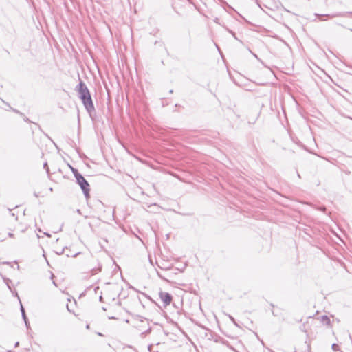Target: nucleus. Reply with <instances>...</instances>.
<instances>
[{
	"label": "nucleus",
	"mask_w": 352,
	"mask_h": 352,
	"mask_svg": "<svg viewBox=\"0 0 352 352\" xmlns=\"http://www.w3.org/2000/svg\"><path fill=\"white\" fill-rule=\"evenodd\" d=\"M76 90L78 92L79 98L82 100V102L89 113L91 116L92 112L95 111L94 105L92 101V98L85 83L80 80V82L76 87Z\"/></svg>",
	"instance_id": "obj_1"
},
{
	"label": "nucleus",
	"mask_w": 352,
	"mask_h": 352,
	"mask_svg": "<svg viewBox=\"0 0 352 352\" xmlns=\"http://www.w3.org/2000/svg\"><path fill=\"white\" fill-rule=\"evenodd\" d=\"M76 182L80 186V188L85 195V197L87 199L89 197V184L85 179V178L82 176V175H77L76 176Z\"/></svg>",
	"instance_id": "obj_2"
},
{
	"label": "nucleus",
	"mask_w": 352,
	"mask_h": 352,
	"mask_svg": "<svg viewBox=\"0 0 352 352\" xmlns=\"http://www.w3.org/2000/svg\"><path fill=\"white\" fill-rule=\"evenodd\" d=\"M316 16L319 17L320 21H326L327 18H334V17H352V12H336L331 14H316Z\"/></svg>",
	"instance_id": "obj_3"
},
{
	"label": "nucleus",
	"mask_w": 352,
	"mask_h": 352,
	"mask_svg": "<svg viewBox=\"0 0 352 352\" xmlns=\"http://www.w3.org/2000/svg\"><path fill=\"white\" fill-rule=\"evenodd\" d=\"M159 296L160 299L164 302L165 307L170 304L173 299L172 295L170 294L161 291L159 293Z\"/></svg>",
	"instance_id": "obj_4"
},
{
	"label": "nucleus",
	"mask_w": 352,
	"mask_h": 352,
	"mask_svg": "<svg viewBox=\"0 0 352 352\" xmlns=\"http://www.w3.org/2000/svg\"><path fill=\"white\" fill-rule=\"evenodd\" d=\"M20 310H21V312L22 318H23V319L24 320V322L25 324V326H26L27 329H28L29 328H30V322H29L28 317L26 316L25 309L23 307L21 303Z\"/></svg>",
	"instance_id": "obj_5"
},
{
	"label": "nucleus",
	"mask_w": 352,
	"mask_h": 352,
	"mask_svg": "<svg viewBox=\"0 0 352 352\" xmlns=\"http://www.w3.org/2000/svg\"><path fill=\"white\" fill-rule=\"evenodd\" d=\"M4 283L6 284L8 288L14 294L15 296H17L19 299V296H18V294L16 291L13 292L12 289L10 286V283H12V280L8 278L3 277Z\"/></svg>",
	"instance_id": "obj_6"
},
{
	"label": "nucleus",
	"mask_w": 352,
	"mask_h": 352,
	"mask_svg": "<svg viewBox=\"0 0 352 352\" xmlns=\"http://www.w3.org/2000/svg\"><path fill=\"white\" fill-rule=\"evenodd\" d=\"M321 321L324 324H327V325L329 324L330 322H331V320H330L329 318L327 316H326V315H324V316H321Z\"/></svg>",
	"instance_id": "obj_7"
},
{
	"label": "nucleus",
	"mask_w": 352,
	"mask_h": 352,
	"mask_svg": "<svg viewBox=\"0 0 352 352\" xmlns=\"http://www.w3.org/2000/svg\"><path fill=\"white\" fill-rule=\"evenodd\" d=\"M72 171L74 176L76 179L77 175H81L76 168H72Z\"/></svg>",
	"instance_id": "obj_8"
},
{
	"label": "nucleus",
	"mask_w": 352,
	"mask_h": 352,
	"mask_svg": "<svg viewBox=\"0 0 352 352\" xmlns=\"http://www.w3.org/2000/svg\"><path fill=\"white\" fill-rule=\"evenodd\" d=\"M331 348L335 351H339V349H340L339 346L337 344H336V343H333L331 345Z\"/></svg>",
	"instance_id": "obj_9"
},
{
	"label": "nucleus",
	"mask_w": 352,
	"mask_h": 352,
	"mask_svg": "<svg viewBox=\"0 0 352 352\" xmlns=\"http://www.w3.org/2000/svg\"><path fill=\"white\" fill-rule=\"evenodd\" d=\"M10 109H11L12 111H14V113H17V114L20 115L21 116H24V114H23V113L20 112L19 111H18L17 109H13V108L10 107Z\"/></svg>",
	"instance_id": "obj_10"
},
{
	"label": "nucleus",
	"mask_w": 352,
	"mask_h": 352,
	"mask_svg": "<svg viewBox=\"0 0 352 352\" xmlns=\"http://www.w3.org/2000/svg\"><path fill=\"white\" fill-rule=\"evenodd\" d=\"M43 168L46 170L47 173H49V168L47 162L43 164Z\"/></svg>",
	"instance_id": "obj_11"
},
{
	"label": "nucleus",
	"mask_w": 352,
	"mask_h": 352,
	"mask_svg": "<svg viewBox=\"0 0 352 352\" xmlns=\"http://www.w3.org/2000/svg\"><path fill=\"white\" fill-rule=\"evenodd\" d=\"M318 209L319 210H320V211L324 212L326 211V207L325 206L319 207Z\"/></svg>",
	"instance_id": "obj_12"
},
{
	"label": "nucleus",
	"mask_w": 352,
	"mask_h": 352,
	"mask_svg": "<svg viewBox=\"0 0 352 352\" xmlns=\"http://www.w3.org/2000/svg\"><path fill=\"white\" fill-rule=\"evenodd\" d=\"M23 120L25 122H32L30 119L28 118H27L26 116H23Z\"/></svg>",
	"instance_id": "obj_13"
},
{
	"label": "nucleus",
	"mask_w": 352,
	"mask_h": 352,
	"mask_svg": "<svg viewBox=\"0 0 352 352\" xmlns=\"http://www.w3.org/2000/svg\"><path fill=\"white\" fill-rule=\"evenodd\" d=\"M157 276H158L160 278H162V279H163V280H164V279H165V278L162 276V274H160V272H157Z\"/></svg>",
	"instance_id": "obj_14"
},
{
	"label": "nucleus",
	"mask_w": 352,
	"mask_h": 352,
	"mask_svg": "<svg viewBox=\"0 0 352 352\" xmlns=\"http://www.w3.org/2000/svg\"><path fill=\"white\" fill-rule=\"evenodd\" d=\"M229 317H230V320H232L234 324H236V322H235V320H234V318L232 316H230Z\"/></svg>",
	"instance_id": "obj_15"
},
{
	"label": "nucleus",
	"mask_w": 352,
	"mask_h": 352,
	"mask_svg": "<svg viewBox=\"0 0 352 352\" xmlns=\"http://www.w3.org/2000/svg\"><path fill=\"white\" fill-rule=\"evenodd\" d=\"M142 294L143 296H144L145 297H146L147 298H148L149 300H151V298L148 296H147L146 294H144V293H142Z\"/></svg>",
	"instance_id": "obj_16"
},
{
	"label": "nucleus",
	"mask_w": 352,
	"mask_h": 352,
	"mask_svg": "<svg viewBox=\"0 0 352 352\" xmlns=\"http://www.w3.org/2000/svg\"><path fill=\"white\" fill-rule=\"evenodd\" d=\"M228 32H229L232 35H233V36H234L235 33H234V32H232V30H228Z\"/></svg>",
	"instance_id": "obj_17"
},
{
	"label": "nucleus",
	"mask_w": 352,
	"mask_h": 352,
	"mask_svg": "<svg viewBox=\"0 0 352 352\" xmlns=\"http://www.w3.org/2000/svg\"><path fill=\"white\" fill-rule=\"evenodd\" d=\"M8 236L10 237H13L14 234L10 232V233H8Z\"/></svg>",
	"instance_id": "obj_18"
},
{
	"label": "nucleus",
	"mask_w": 352,
	"mask_h": 352,
	"mask_svg": "<svg viewBox=\"0 0 352 352\" xmlns=\"http://www.w3.org/2000/svg\"><path fill=\"white\" fill-rule=\"evenodd\" d=\"M151 331V329H148V330H146L144 333H148Z\"/></svg>",
	"instance_id": "obj_19"
},
{
	"label": "nucleus",
	"mask_w": 352,
	"mask_h": 352,
	"mask_svg": "<svg viewBox=\"0 0 352 352\" xmlns=\"http://www.w3.org/2000/svg\"><path fill=\"white\" fill-rule=\"evenodd\" d=\"M99 300H100V301H102V296H100Z\"/></svg>",
	"instance_id": "obj_20"
},
{
	"label": "nucleus",
	"mask_w": 352,
	"mask_h": 352,
	"mask_svg": "<svg viewBox=\"0 0 352 352\" xmlns=\"http://www.w3.org/2000/svg\"><path fill=\"white\" fill-rule=\"evenodd\" d=\"M77 212H78V214H81L80 210L78 209V210H77Z\"/></svg>",
	"instance_id": "obj_21"
},
{
	"label": "nucleus",
	"mask_w": 352,
	"mask_h": 352,
	"mask_svg": "<svg viewBox=\"0 0 352 352\" xmlns=\"http://www.w3.org/2000/svg\"><path fill=\"white\" fill-rule=\"evenodd\" d=\"M86 328H87V329H89V324H87V325H86Z\"/></svg>",
	"instance_id": "obj_22"
},
{
	"label": "nucleus",
	"mask_w": 352,
	"mask_h": 352,
	"mask_svg": "<svg viewBox=\"0 0 352 352\" xmlns=\"http://www.w3.org/2000/svg\"><path fill=\"white\" fill-rule=\"evenodd\" d=\"M97 289H99V287H96L95 288V291H96V290H97Z\"/></svg>",
	"instance_id": "obj_23"
},
{
	"label": "nucleus",
	"mask_w": 352,
	"mask_h": 352,
	"mask_svg": "<svg viewBox=\"0 0 352 352\" xmlns=\"http://www.w3.org/2000/svg\"><path fill=\"white\" fill-rule=\"evenodd\" d=\"M67 309H68V311H71L69 310V305H67Z\"/></svg>",
	"instance_id": "obj_24"
},
{
	"label": "nucleus",
	"mask_w": 352,
	"mask_h": 352,
	"mask_svg": "<svg viewBox=\"0 0 352 352\" xmlns=\"http://www.w3.org/2000/svg\"><path fill=\"white\" fill-rule=\"evenodd\" d=\"M3 264H9L10 263L9 262H3Z\"/></svg>",
	"instance_id": "obj_25"
},
{
	"label": "nucleus",
	"mask_w": 352,
	"mask_h": 352,
	"mask_svg": "<svg viewBox=\"0 0 352 352\" xmlns=\"http://www.w3.org/2000/svg\"><path fill=\"white\" fill-rule=\"evenodd\" d=\"M34 195L35 197H38V195L36 192H34Z\"/></svg>",
	"instance_id": "obj_26"
},
{
	"label": "nucleus",
	"mask_w": 352,
	"mask_h": 352,
	"mask_svg": "<svg viewBox=\"0 0 352 352\" xmlns=\"http://www.w3.org/2000/svg\"><path fill=\"white\" fill-rule=\"evenodd\" d=\"M19 345V342H17L16 344H15V346H17Z\"/></svg>",
	"instance_id": "obj_27"
},
{
	"label": "nucleus",
	"mask_w": 352,
	"mask_h": 352,
	"mask_svg": "<svg viewBox=\"0 0 352 352\" xmlns=\"http://www.w3.org/2000/svg\"><path fill=\"white\" fill-rule=\"evenodd\" d=\"M297 175H298V177L299 178H300V174H299V173H297Z\"/></svg>",
	"instance_id": "obj_28"
},
{
	"label": "nucleus",
	"mask_w": 352,
	"mask_h": 352,
	"mask_svg": "<svg viewBox=\"0 0 352 352\" xmlns=\"http://www.w3.org/2000/svg\"><path fill=\"white\" fill-rule=\"evenodd\" d=\"M219 1H221V2H223L224 3L223 0H219Z\"/></svg>",
	"instance_id": "obj_29"
},
{
	"label": "nucleus",
	"mask_w": 352,
	"mask_h": 352,
	"mask_svg": "<svg viewBox=\"0 0 352 352\" xmlns=\"http://www.w3.org/2000/svg\"><path fill=\"white\" fill-rule=\"evenodd\" d=\"M38 128L41 130V126L39 125H38Z\"/></svg>",
	"instance_id": "obj_30"
},
{
	"label": "nucleus",
	"mask_w": 352,
	"mask_h": 352,
	"mask_svg": "<svg viewBox=\"0 0 352 352\" xmlns=\"http://www.w3.org/2000/svg\"><path fill=\"white\" fill-rule=\"evenodd\" d=\"M50 191H52V190H53L52 188H50Z\"/></svg>",
	"instance_id": "obj_31"
},
{
	"label": "nucleus",
	"mask_w": 352,
	"mask_h": 352,
	"mask_svg": "<svg viewBox=\"0 0 352 352\" xmlns=\"http://www.w3.org/2000/svg\"><path fill=\"white\" fill-rule=\"evenodd\" d=\"M11 214H12V216H13V217H14V216H15V215H14V213H12Z\"/></svg>",
	"instance_id": "obj_32"
},
{
	"label": "nucleus",
	"mask_w": 352,
	"mask_h": 352,
	"mask_svg": "<svg viewBox=\"0 0 352 352\" xmlns=\"http://www.w3.org/2000/svg\"><path fill=\"white\" fill-rule=\"evenodd\" d=\"M350 31H351V32H352V29H350Z\"/></svg>",
	"instance_id": "obj_33"
},
{
	"label": "nucleus",
	"mask_w": 352,
	"mask_h": 352,
	"mask_svg": "<svg viewBox=\"0 0 352 352\" xmlns=\"http://www.w3.org/2000/svg\"><path fill=\"white\" fill-rule=\"evenodd\" d=\"M294 352H296V351H294Z\"/></svg>",
	"instance_id": "obj_34"
}]
</instances>
